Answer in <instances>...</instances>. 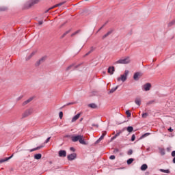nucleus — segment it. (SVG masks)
Returning a JSON list of instances; mask_svg holds the SVG:
<instances>
[{
  "instance_id": "f257e3e1",
  "label": "nucleus",
  "mask_w": 175,
  "mask_h": 175,
  "mask_svg": "<svg viewBox=\"0 0 175 175\" xmlns=\"http://www.w3.org/2000/svg\"><path fill=\"white\" fill-rule=\"evenodd\" d=\"M72 140L73 142H79V143L81 144H83V145H87L88 144V143H87L85 142V140L84 139V137H83V135H76V136H73L72 137Z\"/></svg>"
},
{
  "instance_id": "f03ea898",
  "label": "nucleus",
  "mask_w": 175,
  "mask_h": 175,
  "mask_svg": "<svg viewBox=\"0 0 175 175\" xmlns=\"http://www.w3.org/2000/svg\"><path fill=\"white\" fill-rule=\"evenodd\" d=\"M118 64L126 65V64H131V58L126 57L124 58L120 59L119 60L114 62L113 65H118Z\"/></svg>"
},
{
  "instance_id": "7ed1b4c3",
  "label": "nucleus",
  "mask_w": 175,
  "mask_h": 175,
  "mask_svg": "<svg viewBox=\"0 0 175 175\" xmlns=\"http://www.w3.org/2000/svg\"><path fill=\"white\" fill-rule=\"evenodd\" d=\"M129 75V70H126L124 71V73L120 75V78H118V81H120V80H121V81H122L123 83L124 81H126V79Z\"/></svg>"
},
{
  "instance_id": "20e7f679",
  "label": "nucleus",
  "mask_w": 175,
  "mask_h": 175,
  "mask_svg": "<svg viewBox=\"0 0 175 175\" xmlns=\"http://www.w3.org/2000/svg\"><path fill=\"white\" fill-rule=\"evenodd\" d=\"M67 159L68 161H75L77 159V153H71L67 155Z\"/></svg>"
},
{
  "instance_id": "39448f33",
  "label": "nucleus",
  "mask_w": 175,
  "mask_h": 175,
  "mask_svg": "<svg viewBox=\"0 0 175 175\" xmlns=\"http://www.w3.org/2000/svg\"><path fill=\"white\" fill-rule=\"evenodd\" d=\"M143 91H150L151 90V84L150 83H146L142 86Z\"/></svg>"
},
{
  "instance_id": "423d86ee",
  "label": "nucleus",
  "mask_w": 175,
  "mask_h": 175,
  "mask_svg": "<svg viewBox=\"0 0 175 175\" xmlns=\"http://www.w3.org/2000/svg\"><path fill=\"white\" fill-rule=\"evenodd\" d=\"M142 76H143V74H142V72H136L134 74L133 79L134 80L137 81L140 79V77H142Z\"/></svg>"
},
{
  "instance_id": "0eeeda50",
  "label": "nucleus",
  "mask_w": 175,
  "mask_h": 175,
  "mask_svg": "<svg viewBox=\"0 0 175 175\" xmlns=\"http://www.w3.org/2000/svg\"><path fill=\"white\" fill-rule=\"evenodd\" d=\"M32 113V110L31 109H27L23 113V117L25 118V117H28V116H29L30 114Z\"/></svg>"
},
{
  "instance_id": "6e6552de",
  "label": "nucleus",
  "mask_w": 175,
  "mask_h": 175,
  "mask_svg": "<svg viewBox=\"0 0 175 175\" xmlns=\"http://www.w3.org/2000/svg\"><path fill=\"white\" fill-rule=\"evenodd\" d=\"M80 113H78L77 115H75V116L72 117L71 122H76V121H77V120H79V118H80Z\"/></svg>"
},
{
  "instance_id": "1a4fd4ad",
  "label": "nucleus",
  "mask_w": 175,
  "mask_h": 175,
  "mask_svg": "<svg viewBox=\"0 0 175 175\" xmlns=\"http://www.w3.org/2000/svg\"><path fill=\"white\" fill-rule=\"evenodd\" d=\"M59 157L61 158H65L66 157V150H60L59 152Z\"/></svg>"
},
{
  "instance_id": "9d476101",
  "label": "nucleus",
  "mask_w": 175,
  "mask_h": 175,
  "mask_svg": "<svg viewBox=\"0 0 175 175\" xmlns=\"http://www.w3.org/2000/svg\"><path fill=\"white\" fill-rule=\"evenodd\" d=\"M47 57L46 56H43L41 57L38 62H37V65H40L42 62H44V61H46Z\"/></svg>"
},
{
  "instance_id": "9b49d317",
  "label": "nucleus",
  "mask_w": 175,
  "mask_h": 175,
  "mask_svg": "<svg viewBox=\"0 0 175 175\" xmlns=\"http://www.w3.org/2000/svg\"><path fill=\"white\" fill-rule=\"evenodd\" d=\"M135 103L137 106H140L142 105V99L140 98H136L135 100Z\"/></svg>"
},
{
  "instance_id": "f8f14e48",
  "label": "nucleus",
  "mask_w": 175,
  "mask_h": 175,
  "mask_svg": "<svg viewBox=\"0 0 175 175\" xmlns=\"http://www.w3.org/2000/svg\"><path fill=\"white\" fill-rule=\"evenodd\" d=\"M114 70H115L114 66L109 67L108 73H109V75H113L114 73Z\"/></svg>"
},
{
  "instance_id": "ddd939ff",
  "label": "nucleus",
  "mask_w": 175,
  "mask_h": 175,
  "mask_svg": "<svg viewBox=\"0 0 175 175\" xmlns=\"http://www.w3.org/2000/svg\"><path fill=\"white\" fill-rule=\"evenodd\" d=\"M12 157H13V155H12L10 157H6L5 159H3L0 160V163H3V162H6V161H9V159H12Z\"/></svg>"
},
{
  "instance_id": "4468645a",
  "label": "nucleus",
  "mask_w": 175,
  "mask_h": 175,
  "mask_svg": "<svg viewBox=\"0 0 175 175\" xmlns=\"http://www.w3.org/2000/svg\"><path fill=\"white\" fill-rule=\"evenodd\" d=\"M148 166L147 165V164H143L142 166H141V170L142 172H144L146 170H147Z\"/></svg>"
},
{
  "instance_id": "2eb2a0df",
  "label": "nucleus",
  "mask_w": 175,
  "mask_h": 175,
  "mask_svg": "<svg viewBox=\"0 0 175 175\" xmlns=\"http://www.w3.org/2000/svg\"><path fill=\"white\" fill-rule=\"evenodd\" d=\"M35 54H36V51H33V52H31V53L27 57V59H31V57H33V55H35Z\"/></svg>"
},
{
  "instance_id": "dca6fc26",
  "label": "nucleus",
  "mask_w": 175,
  "mask_h": 175,
  "mask_svg": "<svg viewBox=\"0 0 175 175\" xmlns=\"http://www.w3.org/2000/svg\"><path fill=\"white\" fill-rule=\"evenodd\" d=\"M42 154H37L34 155V159H41Z\"/></svg>"
},
{
  "instance_id": "f3484780",
  "label": "nucleus",
  "mask_w": 175,
  "mask_h": 175,
  "mask_svg": "<svg viewBox=\"0 0 175 175\" xmlns=\"http://www.w3.org/2000/svg\"><path fill=\"white\" fill-rule=\"evenodd\" d=\"M160 172H162V173H167V174L170 173V170H169L161 169V170H160Z\"/></svg>"
},
{
  "instance_id": "a211bd4d",
  "label": "nucleus",
  "mask_w": 175,
  "mask_h": 175,
  "mask_svg": "<svg viewBox=\"0 0 175 175\" xmlns=\"http://www.w3.org/2000/svg\"><path fill=\"white\" fill-rule=\"evenodd\" d=\"M72 68H73V65L71 64V65H70V66H67V67L66 68V70L68 72V71L72 70Z\"/></svg>"
},
{
  "instance_id": "6ab92c4d",
  "label": "nucleus",
  "mask_w": 175,
  "mask_h": 175,
  "mask_svg": "<svg viewBox=\"0 0 175 175\" xmlns=\"http://www.w3.org/2000/svg\"><path fill=\"white\" fill-rule=\"evenodd\" d=\"M120 134H121V132L117 133L115 136L111 137V140H114V139H117V137H118V135Z\"/></svg>"
},
{
  "instance_id": "aec40b11",
  "label": "nucleus",
  "mask_w": 175,
  "mask_h": 175,
  "mask_svg": "<svg viewBox=\"0 0 175 175\" xmlns=\"http://www.w3.org/2000/svg\"><path fill=\"white\" fill-rule=\"evenodd\" d=\"M118 88V86H116V88L111 89V90L109 91V92H110L111 94H113V92H116Z\"/></svg>"
},
{
  "instance_id": "412c9836",
  "label": "nucleus",
  "mask_w": 175,
  "mask_h": 175,
  "mask_svg": "<svg viewBox=\"0 0 175 175\" xmlns=\"http://www.w3.org/2000/svg\"><path fill=\"white\" fill-rule=\"evenodd\" d=\"M127 131L131 133V132L133 131V126H128L127 127Z\"/></svg>"
},
{
  "instance_id": "4be33fe9",
  "label": "nucleus",
  "mask_w": 175,
  "mask_h": 175,
  "mask_svg": "<svg viewBox=\"0 0 175 175\" xmlns=\"http://www.w3.org/2000/svg\"><path fill=\"white\" fill-rule=\"evenodd\" d=\"M112 31H108L107 33H105L103 38H107V36H109V35H110V33H111Z\"/></svg>"
},
{
  "instance_id": "5701e85b",
  "label": "nucleus",
  "mask_w": 175,
  "mask_h": 175,
  "mask_svg": "<svg viewBox=\"0 0 175 175\" xmlns=\"http://www.w3.org/2000/svg\"><path fill=\"white\" fill-rule=\"evenodd\" d=\"M147 136H150V133H146L144 134V135L140 137V139H143V138H144V137H147Z\"/></svg>"
},
{
  "instance_id": "b1692460",
  "label": "nucleus",
  "mask_w": 175,
  "mask_h": 175,
  "mask_svg": "<svg viewBox=\"0 0 175 175\" xmlns=\"http://www.w3.org/2000/svg\"><path fill=\"white\" fill-rule=\"evenodd\" d=\"M133 159H129V160H127V164L131 165L133 162Z\"/></svg>"
},
{
  "instance_id": "393cba45",
  "label": "nucleus",
  "mask_w": 175,
  "mask_h": 175,
  "mask_svg": "<svg viewBox=\"0 0 175 175\" xmlns=\"http://www.w3.org/2000/svg\"><path fill=\"white\" fill-rule=\"evenodd\" d=\"M89 107H91L92 109H95L96 107V105L95 104H90Z\"/></svg>"
},
{
  "instance_id": "a878e982",
  "label": "nucleus",
  "mask_w": 175,
  "mask_h": 175,
  "mask_svg": "<svg viewBox=\"0 0 175 175\" xmlns=\"http://www.w3.org/2000/svg\"><path fill=\"white\" fill-rule=\"evenodd\" d=\"M104 137H105L104 135H101V136L100 137V138L96 141V143H99V142L103 140V138H104Z\"/></svg>"
},
{
  "instance_id": "bb28decb",
  "label": "nucleus",
  "mask_w": 175,
  "mask_h": 175,
  "mask_svg": "<svg viewBox=\"0 0 175 175\" xmlns=\"http://www.w3.org/2000/svg\"><path fill=\"white\" fill-rule=\"evenodd\" d=\"M59 116L61 120H62V118L64 117V113L62 111H60L59 113Z\"/></svg>"
},
{
  "instance_id": "cd10ccee",
  "label": "nucleus",
  "mask_w": 175,
  "mask_h": 175,
  "mask_svg": "<svg viewBox=\"0 0 175 175\" xmlns=\"http://www.w3.org/2000/svg\"><path fill=\"white\" fill-rule=\"evenodd\" d=\"M148 116V113H144L142 114L143 118H147Z\"/></svg>"
},
{
  "instance_id": "c85d7f7f",
  "label": "nucleus",
  "mask_w": 175,
  "mask_h": 175,
  "mask_svg": "<svg viewBox=\"0 0 175 175\" xmlns=\"http://www.w3.org/2000/svg\"><path fill=\"white\" fill-rule=\"evenodd\" d=\"M135 139H136V136H135V134H133L131 137V142H135Z\"/></svg>"
},
{
  "instance_id": "c756f323",
  "label": "nucleus",
  "mask_w": 175,
  "mask_h": 175,
  "mask_svg": "<svg viewBox=\"0 0 175 175\" xmlns=\"http://www.w3.org/2000/svg\"><path fill=\"white\" fill-rule=\"evenodd\" d=\"M126 114L127 115V117H131V112L129 111H126Z\"/></svg>"
},
{
  "instance_id": "7c9ffc66",
  "label": "nucleus",
  "mask_w": 175,
  "mask_h": 175,
  "mask_svg": "<svg viewBox=\"0 0 175 175\" xmlns=\"http://www.w3.org/2000/svg\"><path fill=\"white\" fill-rule=\"evenodd\" d=\"M42 147H44V146H42L38 147V148H36L35 149L31 150V151H36V150H40V148H42Z\"/></svg>"
},
{
  "instance_id": "2f4dec72",
  "label": "nucleus",
  "mask_w": 175,
  "mask_h": 175,
  "mask_svg": "<svg viewBox=\"0 0 175 175\" xmlns=\"http://www.w3.org/2000/svg\"><path fill=\"white\" fill-rule=\"evenodd\" d=\"M109 159H111V160L116 159V156H114V155H111V156L109 157Z\"/></svg>"
},
{
  "instance_id": "473e14b6",
  "label": "nucleus",
  "mask_w": 175,
  "mask_h": 175,
  "mask_svg": "<svg viewBox=\"0 0 175 175\" xmlns=\"http://www.w3.org/2000/svg\"><path fill=\"white\" fill-rule=\"evenodd\" d=\"M70 151H72V152H75V151H76V149H75V148H73V147L70 148Z\"/></svg>"
},
{
  "instance_id": "72a5a7b5",
  "label": "nucleus",
  "mask_w": 175,
  "mask_h": 175,
  "mask_svg": "<svg viewBox=\"0 0 175 175\" xmlns=\"http://www.w3.org/2000/svg\"><path fill=\"white\" fill-rule=\"evenodd\" d=\"M50 139H51V137H48L47 139H46V140L45 141V143H48V142H50Z\"/></svg>"
},
{
  "instance_id": "f704fd0d",
  "label": "nucleus",
  "mask_w": 175,
  "mask_h": 175,
  "mask_svg": "<svg viewBox=\"0 0 175 175\" xmlns=\"http://www.w3.org/2000/svg\"><path fill=\"white\" fill-rule=\"evenodd\" d=\"M161 154V155H165V150H162Z\"/></svg>"
},
{
  "instance_id": "c9c22d12",
  "label": "nucleus",
  "mask_w": 175,
  "mask_h": 175,
  "mask_svg": "<svg viewBox=\"0 0 175 175\" xmlns=\"http://www.w3.org/2000/svg\"><path fill=\"white\" fill-rule=\"evenodd\" d=\"M172 157H175V150L172 152Z\"/></svg>"
},
{
  "instance_id": "e433bc0d",
  "label": "nucleus",
  "mask_w": 175,
  "mask_h": 175,
  "mask_svg": "<svg viewBox=\"0 0 175 175\" xmlns=\"http://www.w3.org/2000/svg\"><path fill=\"white\" fill-rule=\"evenodd\" d=\"M31 100H32V98H29L27 100H26V103H29V102H31Z\"/></svg>"
},
{
  "instance_id": "4c0bfd02",
  "label": "nucleus",
  "mask_w": 175,
  "mask_h": 175,
  "mask_svg": "<svg viewBox=\"0 0 175 175\" xmlns=\"http://www.w3.org/2000/svg\"><path fill=\"white\" fill-rule=\"evenodd\" d=\"M168 131H169L170 132H172V131H173V129H172V127H170V129H168Z\"/></svg>"
},
{
  "instance_id": "58836bf2",
  "label": "nucleus",
  "mask_w": 175,
  "mask_h": 175,
  "mask_svg": "<svg viewBox=\"0 0 175 175\" xmlns=\"http://www.w3.org/2000/svg\"><path fill=\"white\" fill-rule=\"evenodd\" d=\"M38 24H39L40 25H42V24H43V21H40V22L38 23Z\"/></svg>"
},
{
  "instance_id": "ea45409f",
  "label": "nucleus",
  "mask_w": 175,
  "mask_h": 175,
  "mask_svg": "<svg viewBox=\"0 0 175 175\" xmlns=\"http://www.w3.org/2000/svg\"><path fill=\"white\" fill-rule=\"evenodd\" d=\"M171 24H175V20L172 21L171 22Z\"/></svg>"
},
{
  "instance_id": "a19ab883",
  "label": "nucleus",
  "mask_w": 175,
  "mask_h": 175,
  "mask_svg": "<svg viewBox=\"0 0 175 175\" xmlns=\"http://www.w3.org/2000/svg\"><path fill=\"white\" fill-rule=\"evenodd\" d=\"M63 3H59L58 5H57L56 6H61Z\"/></svg>"
},
{
  "instance_id": "79ce46f5",
  "label": "nucleus",
  "mask_w": 175,
  "mask_h": 175,
  "mask_svg": "<svg viewBox=\"0 0 175 175\" xmlns=\"http://www.w3.org/2000/svg\"><path fill=\"white\" fill-rule=\"evenodd\" d=\"M102 136H104V137H105V136H106V133H103V134L102 135Z\"/></svg>"
},
{
  "instance_id": "37998d69",
  "label": "nucleus",
  "mask_w": 175,
  "mask_h": 175,
  "mask_svg": "<svg viewBox=\"0 0 175 175\" xmlns=\"http://www.w3.org/2000/svg\"><path fill=\"white\" fill-rule=\"evenodd\" d=\"M173 163H175V157L173 159Z\"/></svg>"
},
{
  "instance_id": "c03bdc74",
  "label": "nucleus",
  "mask_w": 175,
  "mask_h": 175,
  "mask_svg": "<svg viewBox=\"0 0 175 175\" xmlns=\"http://www.w3.org/2000/svg\"><path fill=\"white\" fill-rule=\"evenodd\" d=\"M93 126H97L98 127V124H93Z\"/></svg>"
},
{
  "instance_id": "a18cd8bd",
  "label": "nucleus",
  "mask_w": 175,
  "mask_h": 175,
  "mask_svg": "<svg viewBox=\"0 0 175 175\" xmlns=\"http://www.w3.org/2000/svg\"><path fill=\"white\" fill-rule=\"evenodd\" d=\"M129 154H132V150H129Z\"/></svg>"
}]
</instances>
